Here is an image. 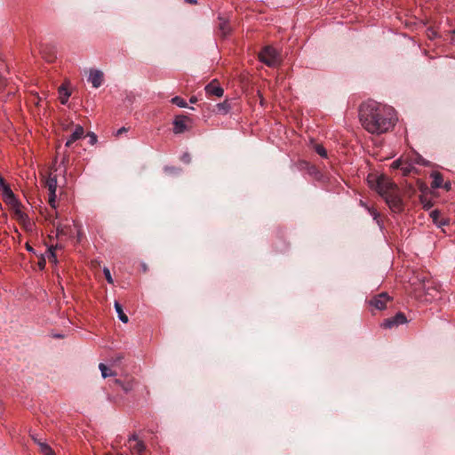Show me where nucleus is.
Returning a JSON list of instances; mask_svg holds the SVG:
<instances>
[{
	"instance_id": "f257e3e1",
	"label": "nucleus",
	"mask_w": 455,
	"mask_h": 455,
	"mask_svg": "<svg viewBox=\"0 0 455 455\" xmlns=\"http://www.w3.org/2000/svg\"><path fill=\"white\" fill-rule=\"evenodd\" d=\"M360 121L367 132L382 134L395 126V110L375 101L364 103L360 108Z\"/></svg>"
},
{
	"instance_id": "f03ea898",
	"label": "nucleus",
	"mask_w": 455,
	"mask_h": 455,
	"mask_svg": "<svg viewBox=\"0 0 455 455\" xmlns=\"http://www.w3.org/2000/svg\"><path fill=\"white\" fill-rule=\"evenodd\" d=\"M368 183L372 189L384 198L386 204L394 213H400L404 210L403 201L398 187L387 176L369 175Z\"/></svg>"
},
{
	"instance_id": "7ed1b4c3",
	"label": "nucleus",
	"mask_w": 455,
	"mask_h": 455,
	"mask_svg": "<svg viewBox=\"0 0 455 455\" xmlns=\"http://www.w3.org/2000/svg\"><path fill=\"white\" fill-rule=\"evenodd\" d=\"M258 58L269 68H276L282 63L280 52L271 45L264 46L258 53Z\"/></svg>"
},
{
	"instance_id": "20e7f679",
	"label": "nucleus",
	"mask_w": 455,
	"mask_h": 455,
	"mask_svg": "<svg viewBox=\"0 0 455 455\" xmlns=\"http://www.w3.org/2000/svg\"><path fill=\"white\" fill-rule=\"evenodd\" d=\"M389 301H391V297L387 292H381L374 295L369 299L368 303L378 310H383L387 307V303Z\"/></svg>"
},
{
	"instance_id": "39448f33",
	"label": "nucleus",
	"mask_w": 455,
	"mask_h": 455,
	"mask_svg": "<svg viewBox=\"0 0 455 455\" xmlns=\"http://www.w3.org/2000/svg\"><path fill=\"white\" fill-rule=\"evenodd\" d=\"M0 189L2 191L4 201L10 204L12 207L18 205V201L15 198V196L11 189L10 186L5 183V180L3 183H0Z\"/></svg>"
},
{
	"instance_id": "423d86ee",
	"label": "nucleus",
	"mask_w": 455,
	"mask_h": 455,
	"mask_svg": "<svg viewBox=\"0 0 455 455\" xmlns=\"http://www.w3.org/2000/svg\"><path fill=\"white\" fill-rule=\"evenodd\" d=\"M407 322L406 316L403 313L399 312L395 316L387 318L382 323V327L391 329Z\"/></svg>"
},
{
	"instance_id": "0eeeda50",
	"label": "nucleus",
	"mask_w": 455,
	"mask_h": 455,
	"mask_svg": "<svg viewBox=\"0 0 455 455\" xmlns=\"http://www.w3.org/2000/svg\"><path fill=\"white\" fill-rule=\"evenodd\" d=\"M189 118L186 116H178L173 121V132L176 134L182 133L188 130L187 122Z\"/></svg>"
},
{
	"instance_id": "6e6552de",
	"label": "nucleus",
	"mask_w": 455,
	"mask_h": 455,
	"mask_svg": "<svg viewBox=\"0 0 455 455\" xmlns=\"http://www.w3.org/2000/svg\"><path fill=\"white\" fill-rule=\"evenodd\" d=\"M103 73L100 70L92 69L88 81L92 83L94 88H99L103 83Z\"/></svg>"
},
{
	"instance_id": "1a4fd4ad",
	"label": "nucleus",
	"mask_w": 455,
	"mask_h": 455,
	"mask_svg": "<svg viewBox=\"0 0 455 455\" xmlns=\"http://www.w3.org/2000/svg\"><path fill=\"white\" fill-rule=\"evenodd\" d=\"M84 130L83 126H81L79 124L76 125L74 132L70 135L69 139L67 140L65 146L67 148L71 147V145L75 141L82 139L84 137Z\"/></svg>"
},
{
	"instance_id": "9d476101",
	"label": "nucleus",
	"mask_w": 455,
	"mask_h": 455,
	"mask_svg": "<svg viewBox=\"0 0 455 455\" xmlns=\"http://www.w3.org/2000/svg\"><path fill=\"white\" fill-rule=\"evenodd\" d=\"M206 93L209 95H213L218 98L221 97L223 95V89L215 82L212 81L205 87Z\"/></svg>"
},
{
	"instance_id": "9b49d317",
	"label": "nucleus",
	"mask_w": 455,
	"mask_h": 455,
	"mask_svg": "<svg viewBox=\"0 0 455 455\" xmlns=\"http://www.w3.org/2000/svg\"><path fill=\"white\" fill-rule=\"evenodd\" d=\"M115 383L118 385L125 393L132 390L134 387V379L132 378H126L124 380L115 379Z\"/></svg>"
},
{
	"instance_id": "f8f14e48",
	"label": "nucleus",
	"mask_w": 455,
	"mask_h": 455,
	"mask_svg": "<svg viewBox=\"0 0 455 455\" xmlns=\"http://www.w3.org/2000/svg\"><path fill=\"white\" fill-rule=\"evenodd\" d=\"M44 186L47 188L49 193L53 194L57 189V177L56 176H49L45 181Z\"/></svg>"
},
{
	"instance_id": "ddd939ff",
	"label": "nucleus",
	"mask_w": 455,
	"mask_h": 455,
	"mask_svg": "<svg viewBox=\"0 0 455 455\" xmlns=\"http://www.w3.org/2000/svg\"><path fill=\"white\" fill-rule=\"evenodd\" d=\"M131 450L137 455H147V447L142 441H138L134 446L131 447Z\"/></svg>"
},
{
	"instance_id": "4468645a",
	"label": "nucleus",
	"mask_w": 455,
	"mask_h": 455,
	"mask_svg": "<svg viewBox=\"0 0 455 455\" xmlns=\"http://www.w3.org/2000/svg\"><path fill=\"white\" fill-rule=\"evenodd\" d=\"M218 28L222 36H226L231 30L228 21L222 18H220Z\"/></svg>"
},
{
	"instance_id": "2eb2a0df",
	"label": "nucleus",
	"mask_w": 455,
	"mask_h": 455,
	"mask_svg": "<svg viewBox=\"0 0 455 455\" xmlns=\"http://www.w3.org/2000/svg\"><path fill=\"white\" fill-rule=\"evenodd\" d=\"M59 93H60V100L61 104H66L68 102V100L70 96L69 91L64 86L61 85L59 88Z\"/></svg>"
},
{
	"instance_id": "dca6fc26",
	"label": "nucleus",
	"mask_w": 455,
	"mask_h": 455,
	"mask_svg": "<svg viewBox=\"0 0 455 455\" xmlns=\"http://www.w3.org/2000/svg\"><path fill=\"white\" fill-rule=\"evenodd\" d=\"M115 308L118 315L119 319L123 323H128V321H129L128 316L124 314L123 307L119 302H117V301L115 302Z\"/></svg>"
},
{
	"instance_id": "f3484780",
	"label": "nucleus",
	"mask_w": 455,
	"mask_h": 455,
	"mask_svg": "<svg viewBox=\"0 0 455 455\" xmlns=\"http://www.w3.org/2000/svg\"><path fill=\"white\" fill-rule=\"evenodd\" d=\"M38 446L40 448V451L44 455H55L52 449L47 443H44L43 441H38Z\"/></svg>"
},
{
	"instance_id": "a211bd4d",
	"label": "nucleus",
	"mask_w": 455,
	"mask_h": 455,
	"mask_svg": "<svg viewBox=\"0 0 455 455\" xmlns=\"http://www.w3.org/2000/svg\"><path fill=\"white\" fill-rule=\"evenodd\" d=\"M432 176L434 178L432 187L435 188H441L443 181L442 174L439 172H435L432 174Z\"/></svg>"
},
{
	"instance_id": "6ab92c4d",
	"label": "nucleus",
	"mask_w": 455,
	"mask_h": 455,
	"mask_svg": "<svg viewBox=\"0 0 455 455\" xmlns=\"http://www.w3.org/2000/svg\"><path fill=\"white\" fill-rule=\"evenodd\" d=\"M15 207V211H14V214H15V217L16 219L20 221V222H26L27 220H28V217L26 213H24L20 208H19V204L17 206H14Z\"/></svg>"
},
{
	"instance_id": "aec40b11",
	"label": "nucleus",
	"mask_w": 455,
	"mask_h": 455,
	"mask_svg": "<svg viewBox=\"0 0 455 455\" xmlns=\"http://www.w3.org/2000/svg\"><path fill=\"white\" fill-rule=\"evenodd\" d=\"M230 109V106L227 101L216 105V111L220 114H227Z\"/></svg>"
},
{
	"instance_id": "412c9836",
	"label": "nucleus",
	"mask_w": 455,
	"mask_h": 455,
	"mask_svg": "<svg viewBox=\"0 0 455 455\" xmlns=\"http://www.w3.org/2000/svg\"><path fill=\"white\" fill-rule=\"evenodd\" d=\"M99 368L101 371L102 377L107 378L108 376H113L114 372L110 371L104 363H100Z\"/></svg>"
},
{
	"instance_id": "4be33fe9",
	"label": "nucleus",
	"mask_w": 455,
	"mask_h": 455,
	"mask_svg": "<svg viewBox=\"0 0 455 455\" xmlns=\"http://www.w3.org/2000/svg\"><path fill=\"white\" fill-rule=\"evenodd\" d=\"M171 101H172V103L179 106L180 108H187L188 107L185 100L179 96L172 98Z\"/></svg>"
},
{
	"instance_id": "5701e85b",
	"label": "nucleus",
	"mask_w": 455,
	"mask_h": 455,
	"mask_svg": "<svg viewBox=\"0 0 455 455\" xmlns=\"http://www.w3.org/2000/svg\"><path fill=\"white\" fill-rule=\"evenodd\" d=\"M54 251H55V247L51 246L47 250V258H48L49 261L56 263L57 262V257H56V254H55Z\"/></svg>"
},
{
	"instance_id": "b1692460",
	"label": "nucleus",
	"mask_w": 455,
	"mask_h": 455,
	"mask_svg": "<svg viewBox=\"0 0 455 455\" xmlns=\"http://www.w3.org/2000/svg\"><path fill=\"white\" fill-rule=\"evenodd\" d=\"M315 151L319 155L321 156L322 157H327V151L326 149L320 144H315Z\"/></svg>"
},
{
	"instance_id": "393cba45",
	"label": "nucleus",
	"mask_w": 455,
	"mask_h": 455,
	"mask_svg": "<svg viewBox=\"0 0 455 455\" xmlns=\"http://www.w3.org/2000/svg\"><path fill=\"white\" fill-rule=\"evenodd\" d=\"M55 228L57 236L67 235L66 227L62 226L60 223H58Z\"/></svg>"
},
{
	"instance_id": "a878e982",
	"label": "nucleus",
	"mask_w": 455,
	"mask_h": 455,
	"mask_svg": "<svg viewBox=\"0 0 455 455\" xmlns=\"http://www.w3.org/2000/svg\"><path fill=\"white\" fill-rule=\"evenodd\" d=\"M48 203L52 208L56 209V192H53V194L49 193Z\"/></svg>"
},
{
	"instance_id": "bb28decb",
	"label": "nucleus",
	"mask_w": 455,
	"mask_h": 455,
	"mask_svg": "<svg viewBox=\"0 0 455 455\" xmlns=\"http://www.w3.org/2000/svg\"><path fill=\"white\" fill-rule=\"evenodd\" d=\"M103 273H104V275H105V277H106V279H107L108 283H113V282H114V281H113V278H112V276H111V274H110L109 269H108V267H105V268L103 269Z\"/></svg>"
},
{
	"instance_id": "cd10ccee",
	"label": "nucleus",
	"mask_w": 455,
	"mask_h": 455,
	"mask_svg": "<svg viewBox=\"0 0 455 455\" xmlns=\"http://www.w3.org/2000/svg\"><path fill=\"white\" fill-rule=\"evenodd\" d=\"M411 170H412V167L411 165H406V166L402 165V167H401V171H402L403 176L409 175L411 173Z\"/></svg>"
},
{
	"instance_id": "c85d7f7f",
	"label": "nucleus",
	"mask_w": 455,
	"mask_h": 455,
	"mask_svg": "<svg viewBox=\"0 0 455 455\" xmlns=\"http://www.w3.org/2000/svg\"><path fill=\"white\" fill-rule=\"evenodd\" d=\"M58 219V213H55V215H49L47 218V220L50 221V223L55 228L58 223H56L55 220Z\"/></svg>"
},
{
	"instance_id": "c756f323",
	"label": "nucleus",
	"mask_w": 455,
	"mask_h": 455,
	"mask_svg": "<svg viewBox=\"0 0 455 455\" xmlns=\"http://www.w3.org/2000/svg\"><path fill=\"white\" fill-rule=\"evenodd\" d=\"M181 161L185 164H189L191 161V156L189 154L186 153L182 156Z\"/></svg>"
},
{
	"instance_id": "7c9ffc66",
	"label": "nucleus",
	"mask_w": 455,
	"mask_h": 455,
	"mask_svg": "<svg viewBox=\"0 0 455 455\" xmlns=\"http://www.w3.org/2000/svg\"><path fill=\"white\" fill-rule=\"evenodd\" d=\"M370 214L373 217L374 220H377L379 217V212L375 209L368 208Z\"/></svg>"
},
{
	"instance_id": "2f4dec72",
	"label": "nucleus",
	"mask_w": 455,
	"mask_h": 455,
	"mask_svg": "<svg viewBox=\"0 0 455 455\" xmlns=\"http://www.w3.org/2000/svg\"><path fill=\"white\" fill-rule=\"evenodd\" d=\"M403 164L400 160H396L395 162H393L392 164V167L395 168V169H401Z\"/></svg>"
},
{
	"instance_id": "473e14b6",
	"label": "nucleus",
	"mask_w": 455,
	"mask_h": 455,
	"mask_svg": "<svg viewBox=\"0 0 455 455\" xmlns=\"http://www.w3.org/2000/svg\"><path fill=\"white\" fill-rule=\"evenodd\" d=\"M417 164H422V165H427V162L425 159H423L421 156L418 157Z\"/></svg>"
},
{
	"instance_id": "72a5a7b5",
	"label": "nucleus",
	"mask_w": 455,
	"mask_h": 455,
	"mask_svg": "<svg viewBox=\"0 0 455 455\" xmlns=\"http://www.w3.org/2000/svg\"><path fill=\"white\" fill-rule=\"evenodd\" d=\"M44 58L46 59L47 61L52 62L55 60L56 57H55V55L51 54V55L45 56Z\"/></svg>"
},
{
	"instance_id": "f704fd0d",
	"label": "nucleus",
	"mask_w": 455,
	"mask_h": 455,
	"mask_svg": "<svg viewBox=\"0 0 455 455\" xmlns=\"http://www.w3.org/2000/svg\"><path fill=\"white\" fill-rule=\"evenodd\" d=\"M90 137H91V144H94L96 142V140H97L96 135L94 133H92L90 135Z\"/></svg>"
},
{
	"instance_id": "c9c22d12",
	"label": "nucleus",
	"mask_w": 455,
	"mask_h": 455,
	"mask_svg": "<svg viewBox=\"0 0 455 455\" xmlns=\"http://www.w3.org/2000/svg\"><path fill=\"white\" fill-rule=\"evenodd\" d=\"M126 131H127V130H126V128H125V127H122V128H120V129L117 131L116 135H117V136H119L120 134H122V133L125 132Z\"/></svg>"
},
{
	"instance_id": "e433bc0d",
	"label": "nucleus",
	"mask_w": 455,
	"mask_h": 455,
	"mask_svg": "<svg viewBox=\"0 0 455 455\" xmlns=\"http://www.w3.org/2000/svg\"><path fill=\"white\" fill-rule=\"evenodd\" d=\"M32 439L34 440V442L38 445V441H42L41 438H37V436L32 435H31Z\"/></svg>"
},
{
	"instance_id": "4c0bfd02",
	"label": "nucleus",
	"mask_w": 455,
	"mask_h": 455,
	"mask_svg": "<svg viewBox=\"0 0 455 455\" xmlns=\"http://www.w3.org/2000/svg\"><path fill=\"white\" fill-rule=\"evenodd\" d=\"M137 435H132V436L129 437V440L128 442H132V441H137Z\"/></svg>"
},
{
	"instance_id": "58836bf2",
	"label": "nucleus",
	"mask_w": 455,
	"mask_h": 455,
	"mask_svg": "<svg viewBox=\"0 0 455 455\" xmlns=\"http://www.w3.org/2000/svg\"><path fill=\"white\" fill-rule=\"evenodd\" d=\"M189 101H190L191 103H196V102H197V98H196V97H195V96H193V97H191V98H190Z\"/></svg>"
},
{
	"instance_id": "ea45409f",
	"label": "nucleus",
	"mask_w": 455,
	"mask_h": 455,
	"mask_svg": "<svg viewBox=\"0 0 455 455\" xmlns=\"http://www.w3.org/2000/svg\"><path fill=\"white\" fill-rule=\"evenodd\" d=\"M4 79L2 78V76H0V89L3 88L4 86Z\"/></svg>"
},
{
	"instance_id": "a19ab883",
	"label": "nucleus",
	"mask_w": 455,
	"mask_h": 455,
	"mask_svg": "<svg viewBox=\"0 0 455 455\" xmlns=\"http://www.w3.org/2000/svg\"><path fill=\"white\" fill-rule=\"evenodd\" d=\"M26 248H27V250H28V251H33V248H32L28 243H27V244H26Z\"/></svg>"
},
{
	"instance_id": "79ce46f5",
	"label": "nucleus",
	"mask_w": 455,
	"mask_h": 455,
	"mask_svg": "<svg viewBox=\"0 0 455 455\" xmlns=\"http://www.w3.org/2000/svg\"><path fill=\"white\" fill-rule=\"evenodd\" d=\"M186 2H188L189 4H196V0H186Z\"/></svg>"
},
{
	"instance_id": "37998d69",
	"label": "nucleus",
	"mask_w": 455,
	"mask_h": 455,
	"mask_svg": "<svg viewBox=\"0 0 455 455\" xmlns=\"http://www.w3.org/2000/svg\"><path fill=\"white\" fill-rule=\"evenodd\" d=\"M44 265H45V260L43 259L42 262H40V266H41V267H44Z\"/></svg>"
},
{
	"instance_id": "c03bdc74",
	"label": "nucleus",
	"mask_w": 455,
	"mask_h": 455,
	"mask_svg": "<svg viewBox=\"0 0 455 455\" xmlns=\"http://www.w3.org/2000/svg\"><path fill=\"white\" fill-rule=\"evenodd\" d=\"M122 358H123L122 355H118V356H116L115 362L120 361Z\"/></svg>"
},
{
	"instance_id": "a18cd8bd",
	"label": "nucleus",
	"mask_w": 455,
	"mask_h": 455,
	"mask_svg": "<svg viewBox=\"0 0 455 455\" xmlns=\"http://www.w3.org/2000/svg\"><path fill=\"white\" fill-rule=\"evenodd\" d=\"M4 178L0 175V183L4 184Z\"/></svg>"
},
{
	"instance_id": "49530a36",
	"label": "nucleus",
	"mask_w": 455,
	"mask_h": 455,
	"mask_svg": "<svg viewBox=\"0 0 455 455\" xmlns=\"http://www.w3.org/2000/svg\"><path fill=\"white\" fill-rule=\"evenodd\" d=\"M452 35L453 36H455V29L452 31Z\"/></svg>"
},
{
	"instance_id": "de8ad7c7",
	"label": "nucleus",
	"mask_w": 455,
	"mask_h": 455,
	"mask_svg": "<svg viewBox=\"0 0 455 455\" xmlns=\"http://www.w3.org/2000/svg\"><path fill=\"white\" fill-rule=\"evenodd\" d=\"M121 455H123V454H121Z\"/></svg>"
}]
</instances>
